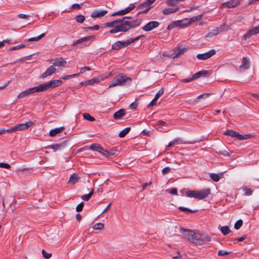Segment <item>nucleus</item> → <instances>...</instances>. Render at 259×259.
I'll return each instance as SVG.
<instances>
[{
  "instance_id": "obj_33",
  "label": "nucleus",
  "mask_w": 259,
  "mask_h": 259,
  "mask_svg": "<svg viewBox=\"0 0 259 259\" xmlns=\"http://www.w3.org/2000/svg\"><path fill=\"white\" fill-rule=\"evenodd\" d=\"M140 5L138 7L137 9L142 10L141 11L139 12L138 13V15L141 14H146L148 13L149 10H150V7H146V6H143L141 7V8H139Z\"/></svg>"
},
{
  "instance_id": "obj_40",
  "label": "nucleus",
  "mask_w": 259,
  "mask_h": 259,
  "mask_svg": "<svg viewBox=\"0 0 259 259\" xmlns=\"http://www.w3.org/2000/svg\"><path fill=\"white\" fill-rule=\"evenodd\" d=\"M156 0H147L145 2L140 5L139 8H141L143 6H146V7H148L150 5L152 4Z\"/></svg>"
},
{
  "instance_id": "obj_45",
  "label": "nucleus",
  "mask_w": 259,
  "mask_h": 259,
  "mask_svg": "<svg viewBox=\"0 0 259 259\" xmlns=\"http://www.w3.org/2000/svg\"><path fill=\"white\" fill-rule=\"evenodd\" d=\"M243 221L241 220H238L234 225V228L236 230H238L242 226Z\"/></svg>"
},
{
  "instance_id": "obj_38",
  "label": "nucleus",
  "mask_w": 259,
  "mask_h": 259,
  "mask_svg": "<svg viewBox=\"0 0 259 259\" xmlns=\"http://www.w3.org/2000/svg\"><path fill=\"white\" fill-rule=\"evenodd\" d=\"M210 178L214 182H218L220 179L219 175L214 173L209 174Z\"/></svg>"
},
{
  "instance_id": "obj_48",
  "label": "nucleus",
  "mask_w": 259,
  "mask_h": 259,
  "mask_svg": "<svg viewBox=\"0 0 259 259\" xmlns=\"http://www.w3.org/2000/svg\"><path fill=\"white\" fill-rule=\"evenodd\" d=\"M126 14L125 10L118 11L112 15V16H115L117 15L121 16Z\"/></svg>"
},
{
  "instance_id": "obj_64",
  "label": "nucleus",
  "mask_w": 259,
  "mask_h": 259,
  "mask_svg": "<svg viewBox=\"0 0 259 259\" xmlns=\"http://www.w3.org/2000/svg\"><path fill=\"white\" fill-rule=\"evenodd\" d=\"M5 131H6V132H7L8 133H14V132H16L15 126H14V127H11L10 128H8V129H7V130L5 129Z\"/></svg>"
},
{
  "instance_id": "obj_41",
  "label": "nucleus",
  "mask_w": 259,
  "mask_h": 259,
  "mask_svg": "<svg viewBox=\"0 0 259 259\" xmlns=\"http://www.w3.org/2000/svg\"><path fill=\"white\" fill-rule=\"evenodd\" d=\"M104 225L103 224L99 223L96 224L94 227L93 229L95 230H101L104 229Z\"/></svg>"
},
{
  "instance_id": "obj_21",
  "label": "nucleus",
  "mask_w": 259,
  "mask_h": 259,
  "mask_svg": "<svg viewBox=\"0 0 259 259\" xmlns=\"http://www.w3.org/2000/svg\"><path fill=\"white\" fill-rule=\"evenodd\" d=\"M65 144H56L54 145H50L46 147V149H53L55 152L57 150H60L64 147Z\"/></svg>"
},
{
  "instance_id": "obj_31",
  "label": "nucleus",
  "mask_w": 259,
  "mask_h": 259,
  "mask_svg": "<svg viewBox=\"0 0 259 259\" xmlns=\"http://www.w3.org/2000/svg\"><path fill=\"white\" fill-rule=\"evenodd\" d=\"M228 150V148L225 146H224L223 149L218 151L217 152L219 155H221L230 156L231 154L229 153Z\"/></svg>"
},
{
  "instance_id": "obj_56",
  "label": "nucleus",
  "mask_w": 259,
  "mask_h": 259,
  "mask_svg": "<svg viewBox=\"0 0 259 259\" xmlns=\"http://www.w3.org/2000/svg\"><path fill=\"white\" fill-rule=\"evenodd\" d=\"M170 170H171V168H170L169 167H166L162 169V172L163 175H166V174H168L170 171Z\"/></svg>"
},
{
  "instance_id": "obj_4",
  "label": "nucleus",
  "mask_w": 259,
  "mask_h": 259,
  "mask_svg": "<svg viewBox=\"0 0 259 259\" xmlns=\"http://www.w3.org/2000/svg\"><path fill=\"white\" fill-rule=\"evenodd\" d=\"M180 233L183 235L184 239L191 243L194 241V231L191 230L186 229L182 228L180 229Z\"/></svg>"
},
{
  "instance_id": "obj_8",
  "label": "nucleus",
  "mask_w": 259,
  "mask_h": 259,
  "mask_svg": "<svg viewBox=\"0 0 259 259\" xmlns=\"http://www.w3.org/2000/svg\"><path fill=\"white\" fill-rule=\"evenodd\" d=\"M229 29V27L226 26L225 24L221 25L220 28H218L216 29H214L212 31L209 32L206 35V37H211L215 36L220 32L227 31Z\"/></svg>"
},
{
  "instance_id": "obj_11",
  "label": "nucleus",
  "mask_w": 259,
  "mask_h": 259,
  "mask_svg": "<svg viewBox=\"0 0 259 259\" xmlns=\"http://www.w3.org/2000/svg\"><path fill=\"white\" fill-rule=\"evenodd\" d=\"M34 124L32 121H29L25 123H19L15 126L16 131H25L29 128Z\"/></svg>"
},
{
  "instance_id": "obj_51",
  "label": "nucleus",
  "mask_w": 259,
  "mask_h": 259,
  "mask_svg": "<svg viewBox=\"0 0 259 259\" xmlns=\"http://www.w3.org/2000/svg\"><path fill=\"white\" fill-rule=\"evenodd\" d=\"M24 47H25L24 45H18L17 46L11 47V48H10L9 49V50L11 51H14V50H18V49H22V48H23Z\"/></svg>"
},
{
  "instance_id": "obj_35",
  "label": "nucleus",
  "mask_w": 259,
  "mask_h": 259,
  "mask_svg": "<svg viewBox=\"0 0 259 259\" xmlns=\"http://www.w3.org/2000/svg\"><path fill=\"white\" fill-rule=\"evenodd\" d=\"M131 130V128L130 127H127L122 131H121L119 134V137L120 138H123L125 136V135L129 133Z\"/></svg>"
},
{
  "instance_id": "obj_27",
  "label": "nucleus",
  "mask_w": 259,
  "mask_h": 259,
  "mask_svg": "<svg viewBox=\"0 0 259 259\" xmlns=\"http://www.w3.org/2000/svg\"><path fill=\"white\" fill-rule=\"evenodd\" d=\"M93 36H89L87 37H82L76 40L73 44V46H75L77 44L82 43L85 41H87L93 38Z\"/></svg>"
},
{
  "instance_id": "obj_57",
  "label": "nucleus",
  "mask_w": 259,
  "mask_h": 259,
  "mask_svg": "<svg viewBox=\"0 0 259 259\" xmlns=\"http://www.w3.org/2000/svg\"><path fill=\"white\" fill-rule=\"evenodd\" d=\"M186 195L187 197H194V191H188L186 193Z\"/></svg>"
},
{
  "instance_id": "obj_58",
  "label": "nucleus",
  "mask_w": 259,
  "mask_h": 259,
  "mask_svg": "<svg viewBox=\"0 0 259 259\" xmlns=\"http://www.w3.org/2000/svg\"><path fill=\"white\" fill-rule=\"evenodd\" d=\"M134 8H135V6L133 4V5H130V6L129 7H127L124 10H125V11L126 12V13L127 14L130 12H131L132 10H133Z\"/></svg>"
},
{
  "instance_id": "obj_30",
  "label": "nucleus",
  "mask_w": 259,
  "mask_h": 259,
  "mask_svg": "<svg viewBox=\"0 0 259 259\" xmlns=\"http://www.w3.org/2000/svg\"><path fill=\"white\" fill-rule=\"evenodd\" d=\"M117 151L116 150H111L110 151H108L107 150H104L103 156L105 157H108L109 156H114L116 155Z\"/></svg>"
},
{
  "instance_id": "obj_2",
  "label": "nucleus",
  "mask_w": 259,
  "mask_h": 259,
  "mask_svg": "<svg viewBox=\"0 0 259 259\" xmlns=\"http://www.w3.org/2000/svg\"><path fill=\"white\" fill-rule=\"evenodd\" d=\"M127 80H131L130 77H126L123 73H119L115 76L111 82L109 87H114L117 85H123Z\"/></svg>"
},
{
  "instance_id": "obj_44",
  "label": "nucleus",
  "mask_w": 259,
  "mask_h": 259,
  "mask_svg": "<svg viewBox=\"0 0 259 259\" xmlns=\"http://www.w3.org/2000/svg\"><path fill=\"white\" fill-rule=\"evenodd\" d=\"M75 20H76V22H78V23H82L84 19H85V17L84 16L82 15H77L75 17Z\"/></svg>"
},
{
  "instance_id": "obj_37",
  "label": "nucleus",
  "mask_w": 259,
  "mask_h": 259,
  "mask_svg": "<svg viewBox=\"0 0 259 259\" xmlns=\"http://www.w3.org/2000/svg\"><path fill=\"white\" fill-rule=\"evenodd\" d=\"M121 41H118L112 46V49L114 50H118L122 48Z\"/></svg>"
},
{
  "instance_id": "obj_62",
  "label": "nucleus",
  "mask_w": 259,
  "mask_h": 259,
  "mask_svg": "<svg viewBox=\"0 0 259 259\" xmlns=\"http://www.w3.org/2000/svg\"><path fill=\"white\" fill-rule=\"evenodd\" d=\"M167 191H168L169 193L172 194V195H176L177 194V189L176 188H172L170 190H167Z\"/></svg>"
},
{
  "instance_id": "obj_24",
  "label": "nucleus",
  "mask_w": 259,
  "mask_h": 259,
  "mask_svg": "<svg viewBox=\"0 0 259 259\" xmlns=\"http://www.w3.org/2000/svg\"><path fill=\"white\" fill-rule=\"evenodd\" d=\"M176 226H169L166 229L165 231V233L166 235L169 236L174 235L176 232Z\"/></svg>"
},
{
  "instance_id": "obj_22",
  "label": "nucleus",
  "mask_w": 259,
  "mask_h": 259,
  "mask_svg": "<svg viewBox=\"0 0 259 259\" xmlns=\"http://www.w3.org/2000/svg\"><path fill=\"white\" fill-rule=\"evenodd\" d=\"M125 114V110L124 109H120L116 111L113 114V118L115 119L121 118Z\"/></svg>"
},
{
  "instance_id": "obj_14",
  "label": "nucleus",
  "mask_w": 259,
  "mask_h": 259,
  "mask_svg": "<svg viewBox=\"0 0 259 259\" xmlns=\"http://www.w3.org/2000/svg\"><path fill=\"white\" fill-rule=\"evenodd\" d=\"M242 0H231L221 4L222 7H227L229 8H234L239 5Z\"/></svg>"
},
{
  "instance_id": "obj_32",
  "label": "nucleus",
  "mask_w": 259,
  "mask_h": 259,
  "mask_svg": "<svg viewBox=\"0 0 259 259\" xmlns=\"http://www.w3.org/2000/svg\"><path fill=\"white\" fill-rule=\"evenodd\" d=\"M194 22V17H192L190 19H184L182 20H180V23H183L185 26L186 27L187 25L190 24L192 22Z\"/></svg>"
},
{
  "instance_id": "obj_54",
  "label": "nucleus",
  "mask_w": 259,
  "mask_h": 259,
  "mask_svg": "<svg viewBox=\"0 0 259 259\" xmlns=\"http://www.w3.org/2000/svg\"><path fill=\"white\" fill-rule=\"evenodd\" d=\"M231 253V252L230 251H224V250H219V252H218V255L219 256H224V255H228L229 254H230Z\"/></svg>"
},
{
  "instance_id": "obj_17",
  "label": "nucleus",
  "mask_w": 259,
  "mask_h": 259,
  "mask_svg": "<svg viewBox=\"0 0 259 259\" xmlns=\"http://www.w3.org/2000/svg\"><path fill=\"white\" fill-rule=\"evenodd\" d=\"M107 12H108V11L107 10H102V11L96 10L92 13L91 17L92 18H97V17H103L104 15H105L107 13Z\"/></svg>"
},
{
  "instance_id": "obj_5",
  "label": "nucleus",
  "mask_w": 259,
  "mask_h": 259,
  "mask_svg": "<svg viewBox=\"0 0 259 259\" xmlns=\"http://www.w3.org/2000/svg\"><path fill=\"white\" fill-rule=\"evenodd\" d=\"M210 193L209 188H205L200 191H195V198L198 199H203L206 198Z\"/></svg>"
},
{
  "instance_id": "obj_13",
  "label": "nucleus",
  "mask_w": 259,
  "mask_h": 259,
  "mask_svg": "<svg viewBox=\"0 0 259 259\" xmlns=\"http://www.w3.org/2000/svg\"><path fill=\"white\" fill-rule=\"evenodd\" d=\"M57 70L56 69L51 65L45 72H44L40 76V78L44 79L48 76H51L53 74L56 73Z\"/></svg>"
},
{
  "instance_id": "obj_7",
  "label": "nucleus",
  "mask_w": 259,
  "mask_h": 259,
  "mask_svg": "<svg viewBox=\"0 0 259 259\" xmlns=\"http://www.w3.org/2000/svg\"><path fill=\"white\" fill-rule=\"evenodd\" d=\"M62 83V81L61 79H55L45 83V85L47 90L48 91L60 86Z\"/></svg>"
},
{
  "instance_id": "obj_15",
  "label": "nucleus",
  "mask_w": 259,
  "mask_h": 259,
  "mask_svg": "<svg viewBox=\"0 0 259 259\" xmlns=\"http://www.w3.org/2000/svg\"><path fill=\"white\" fill-rule=\"evenodd\" d=\"M103 79L101 78L100 77H98L96 78H94L93 79L87 80L83 82H81V84L84 85H93L95 83H98L100 81V80H102Z\"/></svg>"
},
{
  "instance_id": "obj_20",
  "label": "nucleus",
  "mask_w": 259,
  "mask_h": 259,
  "mask_svg": "<svg viewBox=\"0 0 259 259\" xmlns=\"http://www.w3.org/2000/svg\"><path fill=\"white\" fill-rule=\"evenodd\" d=\"M210 94V93L202 94L195 98V105L198 106L197 108L199 107V105L201 103L200 99H206Z\"/></svg>"
},
{
  "instance_id": "obj_29",
  "label": "nucleus",
  "mask_w": 259,
  "mask_h": 259,
  "mask_svg": "<svg viewBox=\"0 0 259 259\" xmlns=\"http://www.w3.org/2000/svg\"><path fill=\"white\" fill-rule=\"evenodd\" d=\"M64 128L63 127H60L59 128H56L54 130H52L50 132V136L51 137H54L57 134L62 132L63 131Z\"/></svg>"
},
{
  "instance_id": "obj_34",
  "label": "nucleus",
  "mask_w": 259,
  "mask_h": 259,
  "mask_svg": "<svg viewBox=\"0 0 259 259\" xmlns=\"http://www.w3.org/2000/svg\"><path fill=\"white\" fill-rule=\"evenodd\" d=\"M94 189H92L89 193L83 195L81 197V199L84 201H88L91 198V197L92 196V195L94 194Z\"/></svg>"
},
{
  "instance_id": "obj_26",
  "label": "nucleus",
  "mask_w": 259,
  "mask_h": 259,
  "mask_svg": "<svg viewBox=\"0 0 259 259\" xmlns=\"http://www.w3.org/2000/svg\"><path fill=\"white\" fill-rule=\"evenodd\" d=\"M179 10V7H176L174 8H167L163 10V14L164 15H169L171 13L176 12Z\"/></svg>"
},
{
  "instance_id": "obj_63",
  "label": "nucleus",
  "mask_w": 259,
  "mask_h": 259,
  "mask_svg": "<svg viewBox=\"0 0 259 259\" xmlns=\"http://www.w3.org/2000/svg\"><path fill=\"white\" fill-rule=\"evenodd\" d=\"M87 29L91 30H97L99 29V26L98 25H95L94 26L88 27H87Z\"/></svg>"
},
{
  "instance_id": "obj_61",
  "label": "nucleus",
  "mask_w": 259,
  "mask_h": 259,
  "mask_svg": "<svg viewBox=\"0 0 259 259\" xmlns=\"http://www.w3.org/2000/svg\"><path fill=\"white\" fill-rule=\"evenodd\" d=\"M194 79V74L192 75V76L190 78H185V79H183L182 81L183 82H190L191 81H192Z\"/></svg>"
},
{
  "instance_id": "obj_59",
  "label": "nucleus",
  "mask_w": 259,
  "mask_h": 259,
  "mask_svg": "<svg viewBox=\"0 0 259 259\" xmlns=\"http://www.w3.org/2000/svg\"><path fill=\"white\" fill-rule=\"evenodd\" d=\"M0 167L2 168H5L7 169H9L11 167L10 164L6 163L1 162L0 163Z\"/></svg>"
},
{
  "instance_id": "obj_43",
  "label": "nucleus",
  "mask_w": 259,
  "mask_h": 259,
  "mask_svg": "<svg viewBox=\"0 0 259 259\" xmlns=\"http://www.w3.org/2000/svg\"><path fill=\"white\" fill-rule=\"evenodd\" d=\"M236 132L233 130H228L225 133H224V135L229 136L232 137H235Z\"/></svg>"
},
{
  "instance_id": "obj_60",
  "label": "nucleus",
  "mask_w": 259,
  "mask_h": 259,
  "mask_svg": "<svg viewBox=\"0 0 259 259\" xmlns=\"http://www.w3.org/2000/svg\"><path fill=\"white\" fill-rule=\"evenodd\" d=\"M158 99H157L155 97L152 100V101L148 105V107H151L155 105H156V102Z\"/></svg>"
},
{
  "instance_id": "obj_18",
  "label": "nucleus",
  "mask_w": 259,
  "mask_h": 259,
  "mask_svg": "<svg viewBox=\"0 0 259 259\" xmlns=\"http://www.w3.org/2000/svg\"><path fill=\"white\" fill-rule=\"evenodd\" d=\"M185 25L183 24V23H180V20L173 22L171 24H170L168 26L167 29L168 30H170L172 28H176V27H180V28H184L185 27Z\"/></svg>"
},
{
  "instance_id": "obj_47",
  "label": "nucleus",
  "mask_w": 259,
  "mask_h": 259,
  "mask_svg": "<svg viewBox=\"0 0 259 259\" xmlns=\"http://www.w3.org/2000/svg\"><path fill=\"white\" fill-rule=\"evenodd\" d=\"M28 95H29V94L27 92V90H26L20 93L18 95L17 98L18 99H22Z\"/></svg>"
},
{
  "instance_id": "obj_28",
  "label": "nucleus",
  "mask_w": 259,
  "mask_h": 259,
  "mask_svg": "<svg viewBox=\"0 0 259 259\" xmlns=\"http://www.w3.org/2000/svg\"><path fill=\"white\" fill-rule=\"evenodd\" d=\"M249 67V61L246 57H243L242 64L240 66V68L247 69Z\"/></svg>"
},
{
  "instance_id": "obj_12",
  "label": "nucleus",
  "mask_w": 259,
  "mask_h": 259,
  "mask_svg": "<svg viewBox=\"0 0 259 259\" xmlns=\"http://www.w3.org/2000/svg\"><path fill=\"white\" fill-rule=\"evenodd\" d=\"M159 25V23L157 21H150L143 27V29L146 31H149L157 28Z\"/></svg>"
},
{
  "instance_id": "obj_52",
  "label": "nucleus",
  "mask_w": 259,
  "mask_h": 259,
  "mask_svg": "<svg viewBox=\"0 0 259 259\" xmlns=\"http://www.w3.org/2000/svg\"><path fill=\"white\" fill-rule=\"evenodd\" d=\"M83 207V202H81L76 206L75 210L77 212H80L82 210Z\"/></svg>"
},
{
  "instance_id": "obj_9",
  "label": "nucleus",
  "mask_w": 259,
  "mask_h": 259,
  "mask_svg": "<svg viewBox=\"0 0 259 259\" xmlns=\"http://www.w3.org/2000/svg\"><path fill=\"white\" fill-rule=\"evenodd\" d=\"M50 62L54 67L55 66L64 67L67 63L66 61L62 58L52 59L50 60Z\"/></svg>"
},
{
  "instance_id": "obj_25",
  "label": "nucleus",
  "mask_w": 259,
  "mask_h": 259,
  "mask_svg": "<svg viewBox=\"0 0 259 259\" xmlns=\"http://www.w3.org/2000/svg\"><path fill=\"white\" fill-rule=\"evenodd\" d=\"M35 93L47 91L45 83L39 84L37 86L33 87Z\"/></svg>"
},
{
  "instance_id": "obj_55",
  "label": "nucleus",
  "mask_w": 259,
  "mask_h": 259,
  "mask_svg": "<svg viewBox=\"0 0 259 259\" xmlns=\"http://www.w3.org/2000/svg\"><path fill=\"white\" fill-rule=\"evenodd\" d=\"M164 93V90L163 88L161 89L156 94L155 97L157 99H158L159 98L162 96Z\"/></svg>"
},
{
  "instance_id": "obj_36",
  "label": "nucleus",
  "mask_w": 259,
  "mask_h": 259,
  "mask_svg": "<svg viewBox=\"0 0 259 259\" xmlns=\"http://www.w3.org/2000/svg\"><path fill=\"white\" fill-rule=\"evenodd\" d=\"M221 231L223 235H226L230 232V230L228 226H225L221 227Z\"/></svg>"
},
{
  "instance_id": "obj_1",
  "label": "nucleus",
  "mask_w": 259,
  "mask_h": 259,
  "mask_svg": "<svg viewBox=\"0 0 259 259\" xmlns=\"http://www.w3.org/2000/svg\"><path fill=\"white\" fill-rule=\"evenodd\" d=\"M141 23V19L130 21L127 17L117 19L112 22L104 24L107 27L112 28L107 33L116 34L118 32H126L130 29L139 26Z\"/></svg>"
},
{
  "instance_id": "obj_42",
  "label": "nucleus",
  "mask_w": 259,
  "mask_h": 259,
  "mask_svg": "<svg viewBox=\"0 0 259 259\" xmlns=\"http://www.w3.org/2000/svg\"><path fill=\"white\" fill-rule=\"evenodd\" d=\"M83 117L84 119H85L89 121H95V119L94 117L92 116L91 115H90V114L87 113H83Z\"/></svg>"
},
{
  "instance_id": "obj_10",
  "label": "nucleus",
  "mask_w": 259,
  "mask_h": 259,
  "mask_svg": "<svg viewBox=\"0 0 259 259\" xmlns=\"http://www.w3.org/2000/svg\"><path fill=\"white\" fill-rule=\"evenodd\" d=\"M215 53L214 50H211L207 52L197 55L196 57L199 60H205L213 56Z\"/></svg>"
},
{
  "instance_id": "obj_39",
  "label": "nucleus",
  "mask_w": 259,
  "mask_h": 259,
  "mask_svg": "<svg viewBox=\"0 0 259 259\" xmlns=\"http://www.w3.org/2000/svg\"><path fill=\"white\" fill-rule=\"evenodd\" d=\"M45 35V33H42L41 34L39 35V36L37 37H31L29 38L27 40L28 41H38L41 39L42 37H44Z\"/></svg>"
},
{
  "instance_id": "obj_50",
  "label": "nucleus",
  "mask_w": 259,
  "mask_h": 259,
  "mask_svg": "<svg viewBox=\"0 0 259 259\" xmlns=\"http://www.w3.org/2000/svg\"><path fill=\"white\" fill-rule=\"evenodd\" d=\"M79 75V73H75V74H71V75H65L62 78L63 79L66 80V79H69L70 78H72V77H75V76H78Z\"/></svg>"
},
{
  "instance_id": "obj_23",
  "label": "nucleus",
  "mask_w": 259,
  "mask_h": 259,
  "mask_svg": "<svg viewBox=\"0 0 259 259\" xmlns=\"http://www.w3.org/2000/svg\"><path fill=\"white\" fill-rule=\"evenodd\" d=\"M79 178L78 177L77 174L75 173H73L70 177L69 180L67 182L68 184H75L76 182L78 181Z\"/></svg>"
},
{
  "instance_id": "obj_3",
  "label": "nucleus",
  "mask_w": 259,
  "mask_h": 259,
  "mask_svg": "<svg viewBox=\"0 0 259 259\" xmlns=\"http://www.w3.org/2000/svg\"><path fill=\"white\" fill-rule=\"evenodd\" d=\"M210 240V239L207 235L199 231H195V245H203Z\"/></svg>"
},
{
  "instance_id": "obj_6",
  "label": "nucleus",
  "mask_w": 259,
  "mask_h": 259,
  "mask_svg": "<svg viewBox=\"0 0 259 259\" xmlns=\"http://www.w3.org/2000/svg\"><path fill=\"white\" fill-rule=\"evenodd\" d=\"M188 50V48L182 45H178L175 48L174 53L171 55L173 58H176L183 54Z\"/></svg>"
},
{
  "instance_id": "obj_19",
  "label": "nucleus",
  "mask_w": 259,
  "mask_h": 259,
  "mask_svg": "<svg viewBox=\"0 0 259 259\" xmlns=\"http://www.w3.org/2000/svg\"><path fill=\"white\" fill-rule=\"evenodd\" d=\"M90 149L94 151L100 152L103 155L105 149L98 144H93L90 146Z\"/></svg>"
},
{
  "instance_id": "obj_16",
  "label": "nucleus",
  "mask_w": 259,
  "mask_h": 259,
  "mask_svg": "<svg viewBox=\"0 0 259 259\" xmlns=\"http://www.w3.org/2000/svg\"><path fill=\"white\" fill-rule=\"evenodd\" d=\"M211 73V71L202 70L195 73V79L201 77H208Z\"/></svg>"
},
{
  "instance_id": "obj_53",
  "label": "nucleus",
  "mask_w": 259,
  "mask_h": 259,
  "mask_svg": "<svg viewBox=\"0 0 259 259\" xmlns=\"http://www.w3.org/2000/svg\"><path fill=\"white\" fill-rule=\"evenodd\" d=\"M243 191L245 192V195L246 196H250L252 193V191L251 189L247 188H244L243 189Z\"/></svg>"
},
{
  "instance_id": "obj_46",
  "label": "nucleus",
  "mask_w": 259,
  "mask_h": 259,
  "mask_svg": "<svg viewBox=\"0 0 259 259\" xmlns=\"http://www.w3.org/2000/svg\"><path fill=\"white\" fill-rule=\"evenodd\" d=\"M178 209L179 210L182 211H184V212H189L190 213H194V210H192V209H189L188 208H186V207H183V206H180L178 207Z\"/></svg>"
},
{
  "instance_id": "obj_49",
  "label": "nucleus",
  "mask_w": 259,
  "mask_h": 259,
  "mask_svg": "<svg viewBox=\"0 0 259 259\" xmlns=\"http://www.w3.org/2000/svg\"><path fill=\"white\" fill-rule=\"evenodd\" d=\"M42 254L43 256L46 259H49L52 256L51 253H48L44 249L42 250Z\"/></svg>"
}]
</instances>
